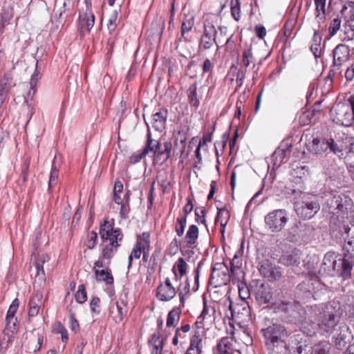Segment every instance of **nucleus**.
I'll return each mask as SVG.
<instances>
[{"mask_svg":"<svg viewBox=\"0 0 354 354\" xmlns=\"http://www.w3.org/2000/svg\"><path fill=\"white\" fill-rule=\"evenodd\" d=\"M199 231L198 227L196 225H191L184 237V242L189 245H196L198 239Z\"/></svg>","mask_w":354,"mask_h":354,"instance_id":"obj_32","label":"nucleus"},{"mask_svg":"<svg viewBox=\"0 0 354 354\" xmlns=\"http://www.w3.org/2000/svg\"><path fill=\"white\" fill-rule=\"evenodd\" d=\"M341 24V19L338 17L335 18L332 20L328 28L329 38L333 37L337 34V31L340 29Z\"/></svg>","mask_w":354,"mask_h":354,"instance_id":"obj_54","label":"nucleus"},{"mask_svg":"<svg viewBox=\"0 0 354 354\" xmlns=\"http://www.w3.org/2000/svg\"><path fill=\"white\" fill-rule=\"evenodd\" d=\"M231 15L232 18L239 21L241 19V1L240 0H231L230 1Z\"/></svg>","mask_w":354,"mask_h":354,"instance_id":"obj_46","label":"nucleus"},{"mask_svg":"<svg viewBox=\"0 0 354 354\" xmlns=\"http://www.w3.org/2000/svg\"><path fill=\"white\" fill-rule=\"evenodd\" d=\"M347 5L349 7V11H348L347 15L346 17V21L347 22L353 21H354V1H347Z\"/></svg>","mask_w":354,"mask_h":354,"instance_id":"obj_64","label":"nucleus"},{"mask_svg":"<svg viewBox=\"0 0 354 354\" xmlns=\"http://www.w3.org/2000/svg\"><path fill=\"white\" fill-rule=\"evenodd\" d=\"M214 44L218 47L216 39L201 36L198 44V50H209L212 48Z\"/></svg>","mask_w":354,"mask_h":354,"instance_id":"obj_42","label":"nucleus"},{"mask_svg":"<svg viewBox=\"0 0 354 354\" xmlns=\"http://www.w3.org/2000/svg\"><path fill=\"white\" fill-rule=\"evenodd\" d=\"M209 281L214 287H221L233 281V276L224 263H216L212 268Z\"/></svg>","mask_w":354,"mask_h":354,"instance_id":"obj_9","label":"nucleus"},{"mask_svg":"<svg viewBox=\"0 0 354 354\" xmlns=\"http://www.w3.org/2000/svg\"><path fill=\"white\" fill-rule=\"evenodd\" d=\"M116 251L117 248H115V246L109 244L106 245L102 249L101 257L104 260H107V264H109L111 259L113 257Z\"/></svg>","mask_w":354,"mask_h":354,"instance_id":"obj_50","label":"nucleus"},{"mask_svg":"<svg viewBox=\"0 0 354 354\" xmlns=\"http://www.w3.org/2000/svg\"><path fill=\"white\" fill-rule=\"evenodd\" d=\"M203 319L201 317H198L197 318L196 322L193 326L192 335L191 337H195V335L198 336L200 340H203V339L206 336V330L204 327V324L203 322Z\"/></svg>","mask_w":354,"mask_h":354,"instance_id":"obj_36","label":"nucleus"},{"mask_svg":"<svg viewBox=\"0 0 354 354\" xmlns=\"http://www.w3.org/2000/svg\"><path fill=\"white\" fill-rule=\"evenodd\" d=\"M299 120L303 125H307L311 123H315L316 120L312 115V112H309L307 110L300 116Z\"/></svg>","mask_w":354,"mask_h":354,"instance_id":"obj_59","label":"nucleus"},{"mask_svg":"<svg viewBox=\"0 0 354 354\" xmlns=\"http://www.w3.org/2000/svg\"><path fill=\"white\" fill-rule=\"evenodd\" d=\"M196 245H189L187 243L184 242L181 246H180V252L181 254L187 259H190L194 254V248Z\"/></svg>","mask_w":354,"mask_h":354,"instance_id":"obj_52","label":"nucleus"},{"mask_svg":"<svg viewBox=\"0 0 354 354\" xmlns=\"http://www.w3.org/2000/svg\"><path fill=\"white\" fill-rule=\"evenodd\" d=\"M351 229L340 215L332 216L330 220V232L332 237L336 239H344L345 234L349 235Z\"/></svg>","mask_w":354,"mask_h":354,"instance_id":"obj_12","label":"nucleus"},{"mask_svg":"<svg viewBox=\"0 0 354 354\" xmlns=\"http://www.w3.org/2000/svg\"><path fill=\"white\" fill-rule=\"evenodd\" d=\"M267 310H272L274 313H283L281 318L286 319L290 323L296 324H303L304 322V310H300L297 306L290 302H285L281 300L271 301L270 299H267Z\"/></svg>","mask_w":354,"mask_h":354,"instance_id":"obj_2","label":"nucleus"},{"mask_svg":"<svg viewBox=\"0 0 354 354\" xmlns=\"http://www.w3.org/2000/svg\"><path fill=\"white\" fill-rule=\"evenodd\" d=\"M285 332L283 326L273 324L267 327V333L270 334V339L273 348L269 354H285L286 353V344L281 339Z\"/></svg>","mask_w":354,"mask_h":354,"instance_id":"obj_10","label":"nucleus"},{"mask_svg":"<svg viewBox=\"0 0 354 354\" xmlns=\"http://www.w3.org/2000/svg\"><path fill=\"white\" fill-rule=\"evenodd\" d=\"M350 48L344 44H339L333 50V62L335 64H346L351 57Z\"/></svg>","mask_w":354,"mask_h":354,"instance_id":"obj_15","label":"nucleus"},{"mask_svg":"<svg viewBox=\"0 0 354 354\" xmlns=\"http://www.w3.org/2000/svg\"><path fill=\"white\" fill-rule=\"evenodd\" d=\"M328 142L330 144V146L328 147V153L329 152H333L334 153H336L337 152L342 151V150H343L342 145H339L332 138L328 139Z\"/></svg>","mask_w":354,"mask_h":354,"instance_id":"obj_63","label":"nucleus"},{"mask_svg":"<svg viewBox=\"0 0 354 354\" xmlns=\"http://www.w3.org/2000/svg\"><path fill=\"white\" fill-rule=\"evenodd\" d=\"M203 349V340H200L198 336L190 337L189 346L185 354H201Z\"/></svg>","mask_w":354,"mask_h":354,"instance_id":"obj_34","label":"nucleus"},{"mask_svg":"<svg viewBox=\"0 0 354 354\" xmlns=\"http://www.w3.org/2000/svg\"><path fill=\"white\" fill-rule=\"evenodd\" d=\"M85 10L80 12L77 20V32L81 40L86 33H90L91 28L95 24V15L92 11L91 0H84Z\"/></svg>","mask_w":354,"mask_h":354,"instance_id":"obj_5","label":"nucleus"},{"mask_svg":"<svg viewBox=\"0 0 354 354\" xmlns=\"http://www.w3.org/2000/svg\"><path fill=\"white\" fill-rule=\"evenodd\" d=\"M57 160V156H55L54 160L53 161L52 164V169L50 174L49 178V182H48V188L50 189L53 186H54L56 184L58 174H59V169L55 166V162Z\"/></svg>","mask_w":354,"mask_h":354,"instance_id":"obj_51","label":"nucleus"},{"mask_svg":"<svg viewBox=\"0 0 354 354\" xmlns=\"http://www.w3.org/2000/svg\"><path fill=\"white\" fill-rule=\"evenodd\" d=\"M167 117V109L165 108L160 109L158 111L152 115V127L158 131H162L166 127Z\"/></svg>","mask_w":354,"mask_h":354,"instance_id":"obj_17","label":"nucleus"},{"mask_svg":"<svg viewBox=\"0 0 354 354\" xmlns=\"http://www.w3.org/2000/svg\"><path fill=\"white\" fill-rule=\"evenodd\" d=\"M90 307L92 313L99 315L100 313V299L98 297H93L90 301Z\"/></svg>","mask_w":354,"mask_h":354,"instance_id":"obj_60","label":"nucleus"},{"mask_svg":"<svg viewBox=\"0 0 354 354\" xmlns=\"http://www.w3.org/2000/svg\"><path fill=\"white\" fill-rule=\"evenodd\" d=\"M336 254L335 252H328L325 254L323 262L322 264V268L324 271H327L330 273L331 271H335L337 269V263L338 260H336Z\"/></svg>","mask_w":354,"mask_h":354,"instance_id":"obj_26","label":"nucleus"},{"mask_svg":"<svg viewBox=\"0 0 354 354\" xmlns=\"http://www.w3.org/2000/svg\"><path fill=\"white\" fill-rule=\"evenodd\" d=\"M230 212L225 208L219 209L218 208V213L215 219V223L220 222L221 224V232L222 234L225 232V228L230 219Z\"/></svg>","mask_w":354,"mask_h":354,"instance_id":"obj_35","label":"nucleus"},{"mask_svg":"<svg viewBox=\"0 0 354 354\" xmlns=\"http://www.w3.org/2000/svg\"><path fill=\"white\" fill-rule=\"evenodd\" d=\"M214 66V63L209 58H206L202 65L203 75L206 73L211 75L213 72Z\"/></svg>","mask_w":354,"mask_h":354,"instance_id":"obj_61","label":"nucleus"},{"mask_svg":"<svg viewBox=\"0 0 354 354\" xmlns=\"http://www.w3.org/2000/svg\"><path fill=\"white\" fill-rule=\"evenodd\" d=\"M344 258H339L337 263V269L335 270L336 274L342 277L344 280L348 279L351 277V271L353 265L348 259Z\"/></svg>","mask_w":354,"mask_h":354,"instance_id":"obj_18","label":"nucleus"},{"mask_svg":"<svg viewBox=\"0 0 354 354\" xmlns=\"http://www.w3.org/2000/svg\"><path fill=\"white\" fill-rule=\"evenodd\" d=\"M262 185H263L262 188L259 192H257L253 196V197L250 200V201L248 203L247 206H246L247 209L249 210L253 205H254V207L258 206L259 205L261 204L266 199L265 196H263L261 198H259L260 195L262 194L263 187L266 185V177H264L262 179Z\"/></svg>","mask_w":354,"mask_h":354,"instance_id":"obj_41","label":"nucleus"},{"mask_svg":"<svg viewBox=\"0 0 354 354\" xmlns=\"http://www.w3.org/2000/svg\"><path fill=\"white\" fill-rule=\"evenodd\" d=\"M281 276V270L279 268H271L269 270V274L267 275L269 281H275L280 279Z\"/></svg>","mask_w":354,"mask_h":354,"instance_id":"obj_62","label":"nucleus"},{"mask_svg":"<svg viewBox=\"0 0 354 354\" xmlns=\"http://www.w3.org/2000/svg\"><path fill=\"white\" fill-rule=\"evenodd\" d=\"M167 339V336L165 337H160L159 335L153 334L150 340L149 344L151 347V354H162L165 341Z\"/></svg>","mask_w":354,"mask_h":354,"instance_id":"obj_25","label":"nucleus"},{"mask_svg":"<svg viewBox=\"0 0 354 354\" xmlns=\"http://www.w3.org/2000/svg\"><path fill=\"white\" fill-rule=\"evenodd\" d=\"M188 100L192 106L197 108L200 102L197 97V84L194 83L188 89Z\"/></svg>","mask_w":354,"mask_h":354,"instance_id":"obj_44","label":"nucleus"},{"mask_svg":"<svg viewBox=\"0 0 354 354\" xmlns=\"http://www.w3.org/2000/svg\"><path fill=\"white\" fill-rule=\"evenodd\" d=\"M180 310L175 308L169 312L167 317V327L170 328L175 326V322L179 319Z\"/></svg>","mask_w":354,"mask_h":354,"instance_id":"obj_48","label":"nucleus"},{"mask_svg":"<svg viewBox=\"0 0 354 354\" xmlns=\"http://www.w3.org/2000/svg\"><path fill=\"white\" fill-rule=\"evenodd\" d=\"M322 37L318 30H315L313 37V43L310 46V51L315 58L320 57L322 55V49L320 48Z\"/></svg>","mask_w":354,"mask_h":354,"instance_id":"obj_33","label":"nucleus"},{"mask_svg":"<svg viewBox=\"0 0 354 354\" xmlns=\"http://www.w3.org/2000/svg\"><path fill=\"white\" fill-rule=\"evenodd\" d=\"M171 149V142H162L159 140L153 138L149 126L147 124V140L143 151L140 155H147L149 153H151L153 155H169Z\"/></svg>","mask_w":354,"mask_h":354,"instance_id":"obj_6","label":"nucleus"},{"mask_svg":"<svg viewBox=\"0 0 354 354\" xmlns=\"http://www.w3.org/2000/svg\"><path fill=\"white\" fill-rule=\"evenodd\" d=\"M134 246L141 249L142 250H151L150 234L144 232L142 234H137L136 241Z\"/></svg>","mask_w":354,"mask_h":354,"instance_id":"obj_30","label":"nucleus"},{"mask_svg":"<svg viewBox=\"0 0 354 354\" xmlns=\"http://www.w3.org/2000/svg\"><path fill=\"white\" fill-rule=\"evenodd\" d=\"M216 19L213 16H207L203 23V32L201 36L216 39Z\"/></svg>","mask_w":354,"mask_h":354,"instance_id":"obj_24","label":"nucleus"},{"mask_svg":"<svg viewBox=\"0 0 354 354\" xmlns=\"http://www.w3.org/2000/svg\"><path fill=\"white\" fill-rule=\"evenodd\" d=\"M113 222H109L105 220L100 225V234L104 241H109V245L118 248L120 246V242L123 239V234L120 228H114Z\"/></svg>","mask_w":354,"mask_h":354,"instance_id":"obj_11","label":"nucleus"},{"mask_svg":"<svg viewBox=\"0 0 354 354\" xmlns=\"http://www.w3.org/2000/svg\"><path fill=\"white\" fill-rule=\"evenodd\" d=\"M257 272H253V278L250 287L245 281V278L236 277L234 284H236L239 291V301H247L252 295L253 304L259 310V316L264 315L266 308V248L258 247L255 261Z\"/></svg>","mask_w":354,"mask_h":354,"instance_id":"obj_1","label":"nucleus"},{"mask_svg":"<svg viewBox=\"0 0 354 354\" xmlns=\"http://www.w3.org/2000/svg\"><path fill=\"white\" fill-rule=\"evenodd\" d=\"M292 148V145L289 139L283 140L279 146L274 150L272 155H286L290 153Z\"/></svg>","mask_w":354,"mask_h":354,"instance_id":"obj_43","label":"nucleus"},{"mask_svg":"<svg viewBox=\"0 0 354 354\" xmlns=\"http://www.w3.org/2000/svg\"><path fill=\"white\" fill-rule=\"evenodd\" d=\"M341 201L339 196H333L327 199L326 205L329 208L330 213L333 214V216H337L339 212L342 211L344 205Z\"/></svg>","mask_w":354,"mask_h":354,"instance_id":"obj_29","label":"nucleus"},{"mask_svg":"<svg viewBox=\"0 0 354 354\" xmlns=\"http://www.w3.org/2000/svg\"><path fill=\"white\" fill-rule=\"evenodd\" d=\"M186 225H187L186 216H180V217L177 218L176 223L175 225V232L179 237H181L184 234Z\"/></svg>","mask_w":354,"mask_h":354,"instance_id":"obj_49","label":"nucleus"},{"mask_svg":"<svg viewBox=\"0 0 354 354\" xmlns=\"http://www.w3.org/2000/svg\"><path fill=\"white\" fill-rule=\"evenodd\" d=\"M142 252L143 250L133 245L132 250L128 257V270H129L132 266L133 259H139Z\"/></svg>","mask_w":354,"mask_h":354,"instance_id":"obj_56","label":"nucleus"},{"mask_svg":"<svg viewBox=\"0 0 354 354\" xmlns=\"http://www.w3.org/2000/svg\"><path fill=\"white\" fill-rule=\"evenodd\" d=\"M338 329L339 330V333L335 335V345L337 349H343L346 344V335L344 332L347 330L348 328L346 327V325H339L338 326Z\"/></svg>","mask_w":354,"mask_h":354,"instance_id":"obj_37","label":"nucleus"},{"mask_svg":"<svg viewBox=\"0 0 354 354\" xmlns=\"http://www.w3.org/2000/svg\"><path fill=\"white\" fill-rule=\"evenodd\" d=\"M226 316L237 324L245 323L251 319V310L248 301H239L235 304L230 300Z\"/></svg>","mask_w":354,"mask_h":354,"instance_id":"obj_8","label":"nucleus"},{"mask_svg":"<svg viewBox=\"0 0 354 354\" xmlns=\"http://www.w3.org/2000/svg\"><path fill=\"white\" fill-rule=\"evenodd\" d=\"M280 261L286 266L298 265L301 261L299 251L295 250L290 254H283L281 257Z\"/></svg>","mask_w":354,"mask_h":354,"instance_id":"obj_31","label":"nucleus"},{"mask_svg":"<svg viewBox=\"0 0 354 354\" xmlns=\"http://www.w3.org/2000/svg\"><path fill=\"white\" fill-rule=\"evenodd\" d=\"M127 304V294L121 295L115 302L117 315L113 317V320L115 323L121 322L126 316L128 311Z\"/></svg>","mask_w":354,"mask_h":354,"instance_id":"obj_19","label":"nucleus"},{"mask_svg":"<svg viewBox=\"0 0 354 354\" xmlns=\"http://www.w3.org/2000/svg\"><path fill=\"white\" fill-rule=\"evenodd\" d=\"M333 120L339 125L349 127L354 124V95L347 100V104H338L335 108Z\"/></svg>","mask_w":354,"mask_h":354,"instance_id":"obj_4","label":"nucleus"},{"mask_svg":"<svg viewBox=\"0 0 354 354\" xmlns=\"http://www.w3.org/2000/svg\"><path fill=\"white\" fill-rule=\"evenodd\" d=\"M194 214L196 216V221L198 223H201L203 224L205 227H207V223L205 219L206 211L204 207L201 208H196L194 211Z\"/></svg>","mask_w":354,"mask_h":354,"instance_id":"obj_58","label":"nucleus"},{"mask_svg":"<svg viewBox=\"0 0 354 354\" xmlns=\"http://www.w3.org/2000/svg\"><path fill=\"white\" fill-rule=\"evenodd\" d=\"M344 64H335V62L332 63L330 69L328 71V75L325 77L326 83L328 82V86L330 87L335 80H340L343 77L342 66Z\"/></svg>","mask_w":354,"mask_h":354,"instance_id":"obj_22","label":"nucleus"},{"mask_svg":"<svg viewBox=\"0 0 354 354\" xmlns=\"http://www.w3.org/2000/svg\"><path fill=\"white\" fill-rule=\"evenodd\" d=\"M339 322V318L334 310L330 308H326L317 315L315 322L313 323V328H316L322 335L333 333L337 330Z\"/></svg>","mask_w":354,"mask_h":354,"instance_id":"obj_3","label":"nucleus"},{"mask_svg":"<svg viewBox=\"0 0 354 354\" xmlns=\"http://www.w3.org/2000/svg\"><path fill=\"white\" fill-rule=\"evenodd\" d=\"M95 274L97 281H104L107 285L113 283V277L110 270H95Z\"/></svg>","mask_w":354,"mask_h":354,"instance_id":"obj_39","label":"nucleus"},{"mask_svg":"<svg viewBox=\"0 0 354 354\" xmlns=\"http://www.w3.org/2000/svg\"><path fill=\"white\" fill-rule=\"evenodd\" d=\"M19 302L18 299H15L10 304L7 312L6 322L8 327L15 326L17 319L15 317V313L18 309Z\"/></svg>","mask_w":354,"mask_h":354,"instance_id":"obj_28","label":"nucleus"},{"mask_svg":"<svg viewBox=\"0 0 354 354\" xmlns=\"http://www.w3.org/2000/svg\"><path fill=\"white\" fill-rule=\"evenodd\" d=\"M191 140L187 145L185 140H180V143H177V147H180V155H189L193 150L195 151V147H191Z\"/></svg>","mask_w":354,"mask_h":354,"instance_id":"obj_57","label":"nucleus"},{"mask_svg":"<svg viewBox=\"0 0 354 354\" xmlns=\"http://www.w3.org/2000/svg\"><path fill=\"white\" fill-rule=\"evenodd\" d=\"M330 344L326 341H322L313 346L311 354H330Z\"/></svg>","mask_w":354,"mask_h":354,"instance_id":"obj_40","label":"nucleus"},{"mask_svg":"<svg viewBox=\"0 0 354 354\" xmlns=\"http://www.w3.org/2000/svg\"><path fill=\"white\" fill-rule=\"evenodd\" d=\"M124 202L120 205V215L122 218L126 219L130 211L129 207V192L125 193L124 196Z\"/></svg>","mask_w":354,"mask_h":354,"instance_id":"obj_47","label":"nucleus"},{"mask_svg":"<svg viewBox=\"0 0 354 354\" xmlns=\"http://www.w3.org/2000/svg\"><path fill=\"white\" fill-rule=\"evenodd\" d=\"M13 16L12 8H3L0 13V26L6 28L10 24Z\"/></svg>","mask_w":354,"mask_h":354,"instance_id":"obj_45","label":"nucleus"},{"mask_svg":"<svg viewBox=\"0 0 354 354\" xmlns=\"http://www.w3.org/2000/svg\"><path fill=\"white\" fill-rule=\"evenodd\" d=\"M75 298L79 304L84 303L87 299V294L86 287L84 284H80L78 286L77 291L75 292Z\"/></svg>","mask_w":354,"mask_h":354,"instance_id":"obj_53","label":"nucleus"},{"mask_svg":"<svg viewBox=\"0 0 354 354\" xmlns=\"http://www.w3.org/2000/svg\"><path fill=\"white\" fill-rule=\"evenodd\" d=\"M187 264L183 258L180 257L172 268V272L174 274L175 279L178 280L177 270L180 274V278L183 277L187 273Z\"/></svg>","mask_w":354,"mask_h":354,"instance_id":"obj_38","label":"nucleus"},{"mask_svg":"<svg viewBox=\"0 0 354 354\" xmlns=\"http://www.w3.org/2000/svg\"><path fill=\"white\" fill-rule=\"evenodd\" d=\"M214 131V128L211 131L204 133L199 142H198V140L196 138H193L191 140L190 146L195 147L194 155H200L201 149H203L204 147H207L208 143H211Z\"/></svg>","mask_w":354,"mask_h":354,"instance_id":"obj_23","label":"nucleus"},{"mask_svg":"<svg viewBox=\"0 0 354 354\" xmlns=\"http://www.w3.org/2000/svg\"><path fill=\"white\" fill-rule=\"evenodd\" d=\"M288 221V216L284 209H277L267 216V225L272 232H279Z\"/></svg>","mask_w":354,"mask_h":354,"instance_id":"obj_13","label":"nucleus"},{"mask_svg":"<svg viewBox=\"0 0 354 354\" xmlns=\"http://www.w3.org/2000/svg\"><path fill=\"white\" fill-rule=\"evenodd\" d=\"M176 292L170 279L167 278L164 283H160L158 286L156 296L160 301H168L176 296Z\"/></svg>","mask_w":354,"mask_h":354,"instance_id":"obj_14","label":"nucleus"},{"mask_svg":"<svg viewBox=\"0 0 354 354\" xmlns=\"http://www.w3.org/2000/svg\"><path fill=\"white\" fill-rule=\"evenodd\" d=\"M330 144L328 139L315 138L312 143L308 145L309 151L315 155H322L323 153H328V147Z\"/></svg>","mask_w":354,"mask_h":354,"instance_id":"obj_20","label":"nucleus"},{"mask_svg":"<svg viewBox=\"0 0 354 354\" xmlns=\"http://www.w3.org/2000/svg\"><path fill=\"white\" fill-rule=\"evenodd\" d=\"M295 209L299 217L310 219L319 212L320 205L315 196H307L304 197L301 201L295 202Z\"/></svg>","mask_w":354,"mask_h":354,"instance_id":"obj_7","label":"nucleus"},{"mask_svg":"<svg viewBox=\"0 0 354 354\" xmlns=\"http://www.w3.org/2000/svg\"><path fill=\"white\" fill-rule=\"evenodd\" d=\"M97 234L96 232L91 231L87 234L86 239L84 245L88 249H93L97 243Z\"/></svg>","mask_w":354,"mask_h":354,"instance_id":"obj_55","label":"nucleus"},{"mask_svg":"<svg viewBox=\"0 0 354 354\" xmlns=\"http://www.w3.org/2000/svg\"><path fill=\"white\" fill-rule=\"evenodd\" d=\"M195 24V17L194 15H185L180 28V37L178 39L180 41L183 40L184 41H189L188 32H189Z\"/></svg>","mask_w":354,"mask_h":354,"instance_id":"obj_21","label":"nucleus"},{"mask_svg":"<svg viewBox=\"0 0 354 354\" xmlns=\"http://www.w3.org/2000/svg\"><path fill=\"white\" fill-rule=\"evenodd\" d=\"M236 341L232 337H225L220 339L214 350V354H234L239 351L235 348Z\"/></svg>","mask_w":354,"mask_h":354,"instance_id":"obj_16","label":"nucleus"},{"mask_svg":"<svg viewBox=\"0 0 354 354\" xmlns=\"http://www.w3.org/2000/svg\"><path fill=\"white\" fill-rule=\"evenodd\" d=\"M243 258L234 257L230 261V272L233 276V283L236 277H245V273L242 270Z\"/></svg>","mask_w":354,"mask_h":354,"instance_id":"obj_27","label":"nucleus"}]
</instances>
